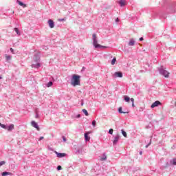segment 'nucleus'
Returning a JSON list of instances; mask_svg holds the SVG:
<instances>
[{
    "instance_id": "nucleus-1",
    "label": "nucleus",
    "mask_w": 176,
    "mask_h": 176,
    "mask_svg": "<svg viewBox=\"0 0 176 176\" xmlns=\"http://www.w3.org/2000/svg\"><path fill=\"white\" fill-rule=\"evenodd\" d=\"M72 86H80V76L78 74H74L71 78Z\"/></svg>"
},
{
    "instance_id": "nucleus-2",
    "label": "nucleus",
    "mask_w": 176,
    "mask_h": 176,
    "mask_svg": "<svg viewBox=\"0 0 176 176\" xmlns=\"http://www.w3.org/2000/svg\"><path fill=\"white\" fill-rule=\"evenodd\" d=\"M158 71L160 74V75H162V76H164L165 78H168V75H170V73L166 69H164V67L163 66H161L160 68H158Z\"/></svg>"
},
{
    "instance_id": "nucleus-3",
    "label": "nucleus",
    "mask_w": 176,
    "mask_h": 176,
    "mask_svg": "<svg viewBox=\"0 0 176 176\" xmlns=\"http://www.w3.org/2000/svg\"><path fill=\"white\" fill-rule=\"evenodd\" d=\"M92 41H93V45L96 49H98L100 47V44H98V40L97 39V34H92Z\"/></svg>"
},
{
    "instance_id": "nucleus-4",
    "label": "nucleus",
    "mask_w": 176,
    "mask_h": 176,
    "mask_svg": "<svg viewBox=\"0 0 176 176\" xmlns=\"http://www.w3.org/2000/svg\"><path fill=\"white\" fill-rule=\"evenodd\" d=\"M113 76L114 78H123V73H122L121 72H117L114 73Z\"/></svg>"
},
{
    "instance_id": "nucleus-5",
    "label": "nucleus",
    "mask_w": 176,
    "mask_h": 176,
    "mask_svg": "<svg viewBox=\"0 0 176 176\" xmlns=\"http://www.w3.org/2000/svg\"><path fill=\"white\" fill-rule=\"evenodd\" d=\"M54 153H56L57 157H59V158L65 157V156L67 155V154L64 153H58L57 151H54Z\"/></svg>"
},
{
    "instance_id": "nucleus-6",
    "label": "nucleus",
    "mask_w": 176,
    "mask_h": 176,
    "mask_svg": "<svg viewBox=\"0 0 176 176\" xmlns=\"http://www.w3.org/2000/svg\"><path fill=\"white\" fill-rule=\"evenodd\" d=\"M162 102L159 100H156L151 104V108H155L156 107H159V105H161Z\"/></svg>"
},
{
    "instance_id": "nucleus-7",
    "label": "nucleus",
    "mask_w": 176,
    "mask_h": 176,
    "mask_svg": "<svg viewBox=\"0 0 176 176\" xmlns=\"http://www.w3.org/2000/svg\"><path fill=\"white\" fill-rule=\"evenodd\" d=\"M31 124L32 127H34V129H36V130L39 131L40 129H39V126L38 125V123H36L35 121H32Z\"/></svg>"
},
{
    "instance_id": "nucleus-8",
    "label": "nucleus",
    "mask_w": 176,
    "mask_h": 176,
    "mask_svg": "<svg viewBox=\"0 0 176 176\" xmlns=\"http://www.w3.org/2000/svg\"><path fill=\"white\" fill-rule=\"evenodd\" d=\"M119 140H120V136H119V135H117L114 138V140H113V145H116V144H118V142H119Z\"/></svg>"
},
{
    "instance_id": "nucleus-9",
    "label": "nucleus",
    "mask_w": 176,
    "mask_h": 176,
    "mask_svg": "<svg viewBox=\"0 0 176 176\" xmlns=\"http://www.w3.org/2000/svg\"><path fill=\"white\" fill-rule=\"evenodd\" d=\"M33 59L35 61V63H39V60H41V57L39 56V54H34Z\"/></svg>"
},
{
    "instance_id": "nucleus-10",
    "label": "nucleus",
    "mask_w": 176,
    "mask_h": 176,
    "mask_svg": "<svg viewBox=\"0 0 176 176\" xmlns=\"http://www.w3.org/2000/svg\"><path fill=\"white\" fill-rule=\"evenodd\" d=\"M50 28H54V21L53 20L50 19L47 21Z\"/></svg>"
},
{
    "instance_id": "nucleus-11",
    "label": "nucleus",
    "mask_w": 176,
    "mask_h": 176,
    "mask_svg": "<svg viewBox=\"0 0 176 176\" xmlns=\"http://www.w3.org/2000/svg\"><path fill=\"white\" fill-rule=\"evenodd\" d=\"M14 129V124H10L8 126H7L6 130H8V131H12V130Z\"/></svg>"
},
{
    "instance_id": "nucleus-12",
    "label": "nucleus",
    "mask_w": 176,
    "mask_h": 176,
    "mask_svg": "<svg viewBox=\"0 0 176 176\" xmlns=\"http://www.w3.org/2000/svg\"><path fill=\"white\" fill-rule=\"evenodd\" d=\"M128 45L129 46H134L135 45V41H134V38L130 39L129 42L128 43Z\"/></svg>"
},
{
    "instance_id": "nucleus-13",
    "label": "nucleus",
    "mask_w": 176,
    "mask_h": 176,
    "mask_svg": "<svg viewBox=\"0 0 176 176\" xmlns=\"http://www.w3.org/2000/svg\"><path fill=\"white\" fill-rule=\"evenodd\" d=\"M31 67L32 68H41V63L37 62L36 64H32Z\"/></svg>"
},
{
    "instance_id": "nucleus-14",
    "label": "nucleus",
    "mask_w": 176,
    "mask_h": 176,
    "mask_svg": "<svg viewBox=\"0 0 176 176\" xmlns=\"http://www.w3.org/2000/svg\"><path fill=\"white\" fill-rule=\"evenodd\" d=\"M100 160L101 162H104V160H107V154H106L105 153H104L102 154V157H100Z\"/></svg>"
},
{
    "instance_id": "nucleus-15",
    "label": "nucleus",
    "mask_w": 176,
    "mask_h": 176,
    "mask_svg": "<svg viewBox=\"0 0 176 176\" xmlns=\"http://www.w3.org/2000/svg\"><path fill=\"white\" fill-rule=\"evenodd\" d=\"M16 3H19L20 6H23V8L27 7V5H25L24 3L21 2L20 0H17Z\"/></svg>"
},
{
    "instance_id": "nucleus-16",
    "label": "nucleus",
    "mask_w": 176,
    "mask_h": 176,
    "mask_svg": "<svg viewBox=\"0 0 176 176\" xmlns=\"http://www.w3.org/2000/svg\"><path fill=\"white\" fill-rule=\"evenodd\" d=\"M118 3L121 7H123L124 5H126V1L124 0H120Z\"/></svg>"
},
{
    "instance_id": "nucleus-17",
    "label": "nucleus",
    "mask_w": 176,
    "mask_h": 176,
    "mask_svg": "<svg viewBox=\"0 0 176 176\" xmlns=\"http://www.w3.org/2000/svg\"><path fill=\"white\" fill-rule=\"evenodd\" d=\"M85 140L86 142L90 141V137L89 136V133H85Z\"/></svg>"
},
{
    "instance_id": "nucleus-18",
    "label": "nucleus",
    "mask_w": 176,
    "mask_h": 176,
    "mask_svg": "<svg viewBox=\"0 0 176 176\" xmlns=\"http://www.w3.org/2000/svg\"><path fill=\"white\" fill-rule=\"evenodd\" d=\"M14 30L15 31V32L18 35V36H20V35H21V33L20 32V30H19V28H15L14 29Z\"/></svg>"
},
{
    "instance_id": "nucleus-19",
    "label": "nucleus",
    "mask_w": 176,
    "mask_h": 176,
    "mask_svg": "<svg viewBox=\"0 0 176 176\" xmlns=\"http://www.w3.org/2000/svg\"><path fill=\"white\" fill-rule=\"evenodd\" d=\"M124 101H126V102H129L130 100H131V99L130 98V97L127 96H124Z\"/></svg>"
},
{
    "instance_id": "nucleus-20",
    "label": "nucleus",
    "mask_w": 176,
    "mask_h": 176,
    "mask_svg": "<svg viewBox=\"0 0 176 176\" xmlns=\"http://www.w3.org/2000/svg\"><path fill=\"white\" fill-rule=\"evenodd\" d=\"M122 109V107H120L118 108V112H119V113H129V111H123Z\"/></svg>"
},
{
    "instance_id": "nucleus-21",
    "label": "nucleus",
    "mask_w": 176,
    "mask_h": 176,
    "mask_svg": "<svg viewBox=\"0 0 176 176\" xmlns=\"http://www.w3.org/2000/svg\"><path fill=\"white\" fill-rule=\"evenodd\" d=\"M1 175H2V176L12 175V173H10V172H6V171H5V172H3V173H1Z\"/></svg>"
},
{
    "instance_id": "nucleus-22",
    "label": "nucleus",
    "mask_w": 176,
    "mask_h": 176,
    "mask_svg": "<svg viewBox=\"0 0 176 176\" xmlns=\"http://www.w3.org/2000/svg\"><path fill=\"white\" fill-rule=\"evenodd\" d=\"M121 133H122V135H123L125 138H127V133H126V131H124V130L122 129V130H121Z\"/></svg>"
},
{
    "instance_id": "nucleus-23",
    "label": "nucleus",
    "mask_w": 176,
    "mask_h": 176,
    "mask_svg": "<svg viewBox=\"0 0 176 176\" xmlns=\"http://www.w3.org/2000/svg\"><path fill=\"white\" fill-rule=\"evenodd\" d=\"M170 164H172L173 166H176V158H174L170 161Z\"/></svg>"
},
{
    "instance_id": "nucleus-24",
    "label": "nucleus",
    "mask_w": 176,
    "mask_h": 176,
    "mask_svg": "<svg viewBox=\"0 0 176 176\" xmlns=\"http://www.w3.org/2000/svg\"><path fill=\"white\" fill-rule=\"evenodd\" d=\"M0 127H1L2 129H4L5 130H6L8 129V126L3 124H1L0 122Z\"/></svg>"
},
{
    "instance_id": "nucleus-25",
    "label": "nucleus",
    "mask_w": 176,
    "mask_h": 176,
    "mask_svg": "<svg viewBox=\"0 0 176 176\" xmlns=\"http://www.w3.org/2000/svg\"><path fill=\"white\" fill-rule=\"evenodd\" d=\"M6 58L7 61H9L10 60H12V56L10 55H6Z\"/></svg>"
},
{
    "instance_id": "nucleus-26",
    "label": "nucleus",
    "mask_w": 176,
    "mask_h": 176,
    "mask_svg": "<svg viewBox=\"0 0 176 176\" xmlns=\"http://www.w3.org/2000/svg\"><path fill=\"white\" fill-rule=\"evenodd\" d=\"M82 112H83V113H85V115L86 116H89V112H87V110L83 109H82Z\"/></svg>"
},
{
    "instance_id": "nucleus-27",
    "label": "nucleus",
    "mask_w": 176,
    "mask_h": 176,
    "mask_svg": "<svg viewBox=\"0 0 176 176\" xmlns=\"http://www.w3.org/2000/svg\"><path fill=\"white\" fill-rule=\"evenodd\" d=\"M116 63V58H113L111 60V65H115Z\"/></svg>"
},
{
    "instance_id": "nucleus-28",
    "label": "nucleus",
    "mask_w": 176,
    "mask_h": 176,
    "mask_svg": "<svg viewBox=\"0 0 176 176\" xmlns=\"http://www.w3.org/2000/svg\"><path fill=\"white\" fill-rule=\"evenodd\" d=\"M51 86H53V82L50 81V82L47 84V87H51Z\"/></svg>"
},
{
    "instance_id": "nucleus-29",
    "label": "nucleus",
    "mask_w": 176,
    "mask_h": 176,
    "mask_svg": "<svg viewBox=\"0 0 176 176\" xmlns=\"http://www.w3.org/2000/svg\"><path fill=\"white\" fill-rule=\"evenodd\" d=\"M131 102H132V107H133V108H134V107H135V106L134 105V98H131Z\"/></svg>"
},
{
    "instance_id": "nucleus-30",
    "label": "nucleus",
    "mask_w": 176,
    "mask_h": 176,
    "mask_svg": "<svg viewBox=\"0 0 176 176\" xmlns=\"http://www.w3.org/2000/svg\"><path fill=\"white\" fill-rule=\"evenodd\" d=\"M109 134L113 135V130L112 129H110L109 130Z\"/></svg>"
},
{
    "instance_id": "nucleus-31",
    "label": "nucleus",
    "mask_w": 176,
    "mask_h": 176,
    "mask_svg": "<svg viewBox=\"0 0 176 176\" xmlns=\"http://www.w3.org/2000/svg\"><path fill=\"white\" fill-rule=\"evenodd\" d=\"M81 152H82V149H78V150H76V153L79 155V154H80Z\"/></svg>"
},
{
    "instance_id": "nucleus-32",
    "label": "nucleus",
    "mask_w": 176,
    "mask_h": 176,
    "mask_svg": "<svg viewBox=\"0 0 176 176\" xmlns=\"http://www.w3.org/2000/svg\"><path fill=\"white\" fill-rule=\"evenodd\" d=\"M35 118L36 119L39 118V114L38 113V111H36Z\"/></svg>"
},
{
    "instance_id": "nucleus-33",
    "label": "nucleus",
    "mask_w": 176,
    "mask_h": 176,
    "mask_svg": "<svg viewBox=\"0 0 176 176\" xmlns=\"http://www.w3.org/2000/svg\"><path fill=\"white\" fill-rule=\"evenodd\" d=\"M6 162H5V161H1V162H0V167L1 166H3V164H5Z\"/></svg>"
},
{
    "instance_id": "nucleus-34",
    "label": "nucleus",
    "mask_w": 176,
    "mask_h": 176,
    "mask_svg": "<svg viewBox=\"0 0 176 176\" xmlns=\"http://www.w3.org/2000/svg\"><path fill=\"white\" fill-rule=\"evenodd\" d=\"M100 47L102 49H107V47H108L100 45V47Z\"/></svg>"
},
{
    "instance_id": "nucleus-35",
    "label": "nucleus",
    "mask_w": 176,
    "mask_h": 176,
    "mask_svg": "<svg viewBox=\"0 0 176 176\" xmlns=\"http://www.w3.org/2000/svg\"><path fill=\"white\" fill-rule=\"evenodd\" d=\"M62 138L63 140V142H67V138H65V136H62Z\"/></svg>"
},
{
    "instance_id": "nucleus-36",
    "label": "nucleus",
    "mask_w": 176,
    "mask_h": 176,
    "mask_svg": "<svg viewBox=\"0 0 176 176\" xmlns=\"http://www.w3.org/2000/svg\"><path fill=\"white\" fill-rule=\"evenodd\" d=\"M92 126H94V127H96V120L92 121Z\"/></svg>"
},
{
    "instance_id": "nucleus-37",
    "label": "nucleus",
    "mask_w": 176,
    "mask_h": 176,
    "mask_svg": "<svg viewBox=\"0 0 176 176\" xmlns=\"http://www.w3.org/2000/svg\"><path fill=\"white\" fill-rule=\"evenodd\" d=\"M61 168H62L61 166L59 165L57 166L58 171H60V170H61Z\"/></svg>"
},
{
    "instance_id": "nucleus-38",
    "label": "nucleus",
    "mask_w": 176,
    "mask_h": 176,
    "mask_svg": "<svg viewBox=\"0 0 176 176\" xmlns=\"http://www.w3.org/2000/svg\"><path fill=\"white\" fill-rule=\"evenodd\" d=\"M10 50L11 53L14 54V50H13V48H10Z\"/></svg>"
},
{
    "instance_id": "nucleus-39",
    "label": "nucleus",
    "mask_w": 176,
    "mask_h": 176,
    "mask_svg": "<svg viewBox=\"0 0 176 176\" xmlns=\"http://www.w3.org/2000/svg\"><path fill=\"white\" fill-rule=\"evenodd\" d=\"M43 136H41L38 139V141H42V140H43Z\"/></svg>"
},
{
    "instance_id": "nucleus-40",
    "label": "nucleus",
    "mask_w": 176,
    "mask_h": 176,
    "mask_svg": "<svg viewBox=\"0 0 176 176\" xmlns=\"http://www.w3.org/2000/svg\"><path fill=\"white\" fill-rule=\"evenodd\" d=\"M76 118H80V114L77 115V116H76Z\"/></svg>"
},
{
    "instance_id": "nucleus-41",
    "label": "nucleus",
    "mask_w": 176,
    "mask_h": 176,
    "mask_svg": "<svg viewBox=\"0 0 176 176\" xmlns=\"http://www.w3.org/2000/svg\"><path fill=\"white\" fill-rule=\"evenodd\" d=\"M116 23L119 22V18H117V19H116Z\"/></svg>"
},
{
    "instance_id": "nucleus-42",
    "label": "nucleus",
    "mask_w": 176,
    "mask_h": 176,
    "mask_svg": "<svg viewBox=\"0 0 176 176\" xmlns=\"http://www.w3.org/2000/svg\"><path fill=\"white\" fill-rule=\"evenodd\" d=\"M151 145V143H149L148 144L146 145V148H148V146H149Z\"/></svg>"
},
{
    "instance_id": "nucleus-43",
    "label": "nucleus",
    "mask_w": 176,
    "mask_h": 176,
    "mask_svg": "<svg viewBox=\"0 0 176 176\" xmlns=\"http://www.w3.org/2000/svg\"><path fill=\"white\" fill-rule=\"evenodd\" d=\"M140 41H144V38L143 37L140 38Z\"/></svg>"
},
{
    "instance_id": "nucleus-44",
    "label": "nucleus",
    "mask_w": 176,
    "mask_h": 176,
    "mask_svg": "<svg viewBox=\"0 0 176 176\" xmlns=\"http://www.w3.org/2000/svg\"><path fill=\"white\" fill-rule=\"evenodd\" d=\"M64 19H59V21H64Z\"/></svg>"
},
{
    "instance_id": "nucleus-45",
    "label": "nucleus",
    "mask_w": 176,
    "mask_h": 176,
    "mask_svg": "<svg viewBox=\"0 0 176 176\" xmlns=\"http://www.w3.org/2000/svg\"><path fill=\"white\" fill-rule=\"evenodd\" d=\"M86 68L85 67H82V71H85Z\"/></svg>"
},
{
    "instance_id": "nucleus-46",
    "label": "nucleus",
    "mask_w": 176,
    "mask_h": 176,
    "mask_svg": "<svg viewBox=\"0 0 176 176\" xmlns=\"http://www.w3.org/2000/svg\"><path fill=\"white\" fill-rule=\"evenodd\" d=\"M140 155H142V151H140Z\"/></svg>"
},
{
    "instance_id": "nucleus-47",
    "label": "nucleus",
    "mask_w": 176,
    "mask_h": 176,
    "mask_svg": "<svg viewBox=\"0 0 176 176\" xmlns=\"http://www.w3.org/2000/svg\"><path fill=\"white\" fill-rule=\"evenodd\" d=\"M0 79H2V76H0Z\"/></svg>"
},
{
    "instance_id": "nucleus-48",
    "label": "nucleus",
    "mask_w": 176,
    "mask_h": 176,
    "mask_svg": "<svg viewBox=\"0 0 176 176\" xmlns=\"http://www.w3.org/2000/svg\"><path fill=\"white\" fill-rule=\"evenodd\" d=\"M52 137H54V135L52 134Z\"/></svg>"
},
{
    "instance_id": "nucleus-49",
    "label": "nucleus",
    "mask_w": 176,
    "mask_h": 176,
    "mask_svg": "<svg viewBox=\"0 0 176 176\" xmlns=\"http://www.w3.org/2000/svg\"><path fill=\"white\" fill-rule=\"evenodd\" d=\"M81 105H83V103H82Z\"/></svg>"
}]
</instances>
